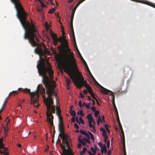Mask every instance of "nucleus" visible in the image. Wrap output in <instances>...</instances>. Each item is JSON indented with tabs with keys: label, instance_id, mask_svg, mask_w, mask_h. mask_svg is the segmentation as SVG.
<instances>
[{
	"label": "nucleus",
	"instance_id": "obj_1",
	"mask_svg": "<svg viewBox=\"0 0 155 155\" xmlns=\"http://www.w3.org/2000/svg\"><path fill=\"white\" fill-rule=\"evenodd\" d=\"M12 2L14 5L17 12V16L19 19L21 25L25 30L24 38L25 39H28L29 43L32 46H37L35 49V53L39 55L40 60L38 61L37 66L38 72L42 71L45 68V62L46 61V56L44 59L41 57L44 55V52L42 48L41 44L38 45L35 40V38L38 42L40 41L38 38L40 36L37 31L35 25L33 23L31 24L27 19V14L25 12L21 4L19 2V0H11Z\"/></svg>",
	"mask_w": 155,
	"mask_h": 155
},
{
	"label": "nucleus",
	"instance_id": "obj_2",
	"mask_svg": "<svg viewBox=\"0 0 155 155\" xmlns=\"http://www.w3.org/2000/svg\"><path fill=\"white\" fill-rule=\"evenodd\" d=\"M73 54V53H71L70 55L71 61L70 65H69L66 62H64L62 65V67L64 69V71L70 75L71 78L72 80H74V83L78 88L80 89L83 86H84L88 92L91 94L93 93L92 88L87 84L86 81L84 80L82 74L78 70L75 60Z\"/></svg>",
	"mask_w": 155,
	"mask_h": 155
},
{
	"label": "nucleus",
	"instance_id": "obj_3",
	"mask_svg": "<svg viewBox=\"0 0 155 155\" xmlns=\"http://www.w3.org/2000/svg\"><path fill=\"white\" fill-rule=\"evenodd\" d=\"M62 36L58 38L57 35L54 33L52 31L50 33V35L53 41L54 44L56 45L58 43V42L61 43L60 45V49L63 51H66L69 52L68 55V60L71 64V61L70 58V54L71 53H73V55L74 56V53L73 52H71V49L69 48L68 43L67 40L66 39V36L64 35L65 34L64 31V28L62 26Z\"/></svg>",
	"mask_w": 155,
	"mask_h": 155
},
{
	"label": "nucleus",
	"instance_id": "obj_4",
	"mask_svg": "<svg viewBox=\"0 0 155 155\" xmlns=\"http://www.w3.org/2000/svg\"><path fill=\"white\" fill-rule=\"evenodd\" d=\"M46 62L47 67L45 65L46 68L45 70L42 72L39 71L38 73L39 75L42 77V83L46 88H54L50 81H52L54 77V72L48 61L46 60Z\"/></svg>",
	"mask_w": 155,
	"mask_h": 155
},
{
	"label": "nucleus",
	"instance_id": "obj_5",
	"mask_svg": "<svg viewBox=\"0 0 155 155\" xmlns=\"http://www.w3.org/2000/svg\"><path fill=\"white\" fill-rule=\"evenodd\" d=\"M46 89V94L48 95L47 98H46L44 95L43 97L45 104L47 107L46 116L47 117V115H49V117L52 118V116H53L52 114L54 113L55 111V107L52 105L54 102L52 97L53 95H54L56 97L57 94L55 93L54 88Z\"/></svg>",
	"mask_w": 155,
	"mask_h": 155
},
{
	"label": "nucleus",
	"instance_id": "obj_6",
	"mask_svg": "<svg viewBox=\"0 0 155 155\" xmlns=\"http://www.w3.org/2000/svg\"><path fill=\"white\" fill-rule=\"evenodd\" d=\"M18 90L24 93H29L31 97V104H33L35 107H38L39 106V105L38 103L39 94L37 92H30V90L27 88H19L18 89Z\"/></svg>",
	"mask_w": 155,
	"mask_h": 155
},
{
	"label": "nucleus",
	"instance_id": "obj_7",
	"mask_svg": "<svg viewBox=\"0 0 155 155\" xmlns=\"http://www.w3.org/2000/svg\"><path fill=\"white\" fill-rule=\"evenodd\" d=\"M3 138L0 139V155H9V153L6 151L8 150V149L4 147L2 143Z\"/></svg>",
	"mask_w": 155,
	"mask_h": 155
},
{
	"label": "nucleus",
	"instance_id": "obj_8",
	"mask_svg": "<svg viewBox=\"0 0 155 155\" xmlns=\"http://www.w3.org/2000/svg\"><path fill=\"white\" fill-rule=\"evenodd\" d=\"M59 136H61L62 140L63 143H65L66 147H68L69 145V143L68 142V138L69 137L67 134H59Z\"/></svg>",
	"mask_w": 155,
	"mask_h": 155
},
{
	"label": "nucleus",
	"instance_id": "obj_9",
	"mask_svg": "<svg viewBox=\"0 0 155 155\" xmlns=\"http://www.w3.org/2000/svg\"><path fill=\"white\" fill-rule=\"evenodd\" d=\"M99 87L101 88L100 90V91L103 94H107L110 93V94H112L113 93V92H112L111 91L101 86V85H100Z\"/></svg>",
	"mask_w": 155,
	"mask_h": 155
},
{
	"label": "nucleus",
	"instance_id": "obj_10",
	"mask_svg": "<svg viewBox=\"0 0 155 155\" xmlns=\"http://www.w3.org/2000/svg\"><path fill=\"white\" fill-rule=\"evenodd\" d=\"M75 11L73 10L72 11V12L71 13V19H70V27L71 28V33L74 34V30L73 28V19L74 17V13Z\"/></svg>",
	"mask_w": 155,
	"mask_h": 155
},
{
	"label": "nucleus",
	"instance_id": "obj_11",
	"mask_svg": "<svg viewBox=\"0 0 155 155\" xmlns=\"http://www.w3.org/2000/svg\"><path fill=\"white\" fill-rule=\"evenodd\" d=\"M133 1H135L138 2H140L145 4H146L150 6H151L152 7L155 8V4H153L149 2L146 1H142L140 0H132Z\"/></svg>",
	"mask_w": 155,
	"mask_h": 155
},
{
	"label": "nucleus",
	"instance_id": "obj_12",
	"mask_svg": "<svg viewBox=\"0 0 155 155\" xmlns=\"http://www.w3.org/2000/svg\"><path fill=\"white\" fill-rule=\"evenodd\" d=\"M37 90L38 91L40 92L42 94L44 95L45 93V89L42 85L40 84H39L38 86Z\"/></svg>",
	"mask_w": 155,
	"mask_h": 155
},
{
	"label": "nucleus",
	"instance_id": "obj_13",
	"mask_svg": "<svg viewBox=\"0 0 155 155\" xmlns=\"http://www.w3.org/2000/svg\"><path fill=\"white\" fill-rule=\"evenodd\" d=\"M49 115H47V119L51 127H52L54 125L53 124V116H52V118L49 117Z\"/></svg>",
	"mask_w": 155,
	"mask_h": 155
},
{
	"label": "nucleus",
	"instance_id": "obj_14",
	"mask_svg": "<svg viewBox=\"0 0 155 155\" xmlns=\"http://www.w3.org/2000/svg\"><path fill=\"white\" fill-rule=\"evenodd\" d=\"M71 34L72 35L73 37V39H74V44L75 48H76L78 53H80V51L78 48L77 46V45L76 43V40H75V36L74 34H74H73L71 33Z\"/></svg>",
	"mask_w": 155,
	"mask_h": 155
},
{
	"label": "nucleus",
	"instance_id": "obj_15",
	"mask_svg": "<svg viewBox=\"0 0 155 155\" xmlns=\"http://www.w3.org/2000/svg\"><path fill=\"white\" fill-rule=\"evenodd\" d=\"M79 132L81 134L86 136L89 140L90 139L89 135L87 132L82 130H80Z\"/></svg>",
	"mask_w": 155,
	"mask_h": 155
},
{
	"label": "nucleus",
	"instance_id": "obj_16",
	"mask_svg": "<svg viewBox=\"0 0 155 155\" xmlns=\"http://www.w3.org/2000/svg\"><path fill=\"white\" fill-rule=\"evenodd\" d=\"M59 130L60 133L59 134H64V126H59Z\"/></svg>",
	"mask_w": 155,
	"mask_h": 155
},
{
	"label": "nucleus",
	"instance_id": "obj_17",
	"mask_svg": "<svg viewBox=\"0 0 155 155\" xmlns=\"http://www.w3.org/2000/svg\"><path fill=\"white\" fill-rule=\"evenodd\" d=\"M121 135H120L121 141L125 140L124 133L123 130H121Z\"/></svg>",
	"mask_w": 155,
	"mask_h": 155
},
{
	"label": "nucleus",
	"instance_id": "obj_18",
	"mask_svg": "<svg viewBox=\"0 0 155 155\" xmlns=\"http://www.w3.org/2000/svg\"><path fill=\"white\" fill-rule=\"evenodd\" d=\"M91 76L92 79V80L94 81L95 83V84H97V85H98V86L100 85V84H99L98 82L96 81V80H95L94 77H93V75H92V74H91Z\"/></svg>",
	"mask_w": 155,
	"mask_h": 155
},
{
	"label": "nucleus",
	"instance_id": "obj_19",
	"mask_svg": "<svg viewBox=\"0 0 155 155\" xmlns=\"http://www.w3.org/2000/svg\"><path fill=\"white\" fill-rule=\"evenodd\" d=\"M66 84L69 87L71 83V81L70 79L68 78H66Z\"/></svg>",
	"mask_w": 155,
	"mask_h": 155
},
{
	"label": "nucleus",
	"instance_id": "obj_20",
	"mask_svg": "<svg viewBox=\"0 0 155 155\" xmlns=\"http://www.w3.org/2000/svg\"><path fill=\"white\" fill-rule=\"evenodd\" d=\"M78 140L79 142L81 143L83 146H85L86 145L85 142L82 141V140L81 139V138H79L78 139Z\"/></svg>",
	"mask_w": 155,
	"mask_h": 155
},
{
	"label": "nucleus",
	"instance_id": "obj_21",
	"mask_svg": "<svg viewBox=\"0 0 155 155\" xmlns=\"http://www.w3.org/2000/svg\"><path fill=\"white\" fill-rule=\"evenodd\" d=\"M69 113L71 116L74 117L76 116V112L74 110H71L70 111H69Z\"/></svg>",
	"mask_w": 155,
	"mask_h": 155
},
{
	"label": "nucleus",
	"instance_id": "obj_22",
	"mask_svg": "<svg viewBox=\"0 0 155 155\" xmlns=\"http://www.w3.org/2000/svg\"><path fill=\"white\" fill-rule=\"evenodd\" d=\"M37 1H39L40 4H41V6L43 8H44V7H46V5H45L43 2V1H42V0H37ZM35 1H36V0H35Z\"/></svg>",
	"mask_w": 155,
	"mask_h": 155
},
{
	"label": "nucleus",
	"instance_id": "obj_23",
	"mask_svg": "<svg viewBox=\"0 0 155 155\" xmlns=\"http://www.w3.org/2000/svg\"><path fill=\"white\" fill-rule=\"evenodd\" d=\"M56 114L58 115H61V110L59 109L58 107H56Z\"/></svg>",
	"mask_w": 155,
	"mask_h": 155
},
{
	"label": "nucleus",
	"instance_id": "obj_24",
	"mask_svg": "<svg viewBox=\"0 0 155 155\" xmlns=\"http://www.w3.org/2000/svg\"><path fill=\"white\" fill-rule=\"evenodd\" d=\"M77 114L81 116H84V114L82 110H80L78 111L77 113Z\"/></svg>",
	"mask_w": 155,
	"mask_h": 155
},
{
	"label": "nucleus",
	"instance_id": "obj_25",
	"mask_svg": "<svg viewBox=\"0 0 155 155\" xmlns=\"http://www.w3.org/2000/svg\"><path fill=\"white\" fill-rule=\"evenodd\" d=\"M18 93L17 91H13L12 92H11L9 94V96H10L13 94H17Z\"/></svg>",
	"mask_w": 155,
	"mask_h": 155
},
{
	"label": "nucleus",
	"instance_id": "obj_26",
	"mask_svg": "<svg viewBox=\"0 0 155 155\" xmlns=\"http://www.w3.org/2000/svg\"><path fill=\"white\" fill-rule=\"evenodd\" d=\"M100 122L101 123H102V121L101 120V118L100 116H99V117L98 118V120H97V124L98 125H99L100 123Z\"/></svg>",
	"mask_w": 155,
	"mask_h": 155
},
{
	"label": "nucleus",
	"instance_id": "obj_27",
	"mask_svg": "<svg viewBox=\"0 0 155 155\" xmlns=\"http://www.w3.org/2000/svg\"><path fill=\"white\" fill-rule=\"evenodd\" d=\"M99 114V112L98 110H96L94 112V115L95 117H98Z\"/></svg>",
	"mask_w": 155,
	"mask_h": 155
},
{
	"label": "nucleus",
	"instance_id": "obj_28",
	"mask_svg": "<svg viewBox=\"0 0 155 155\" xmlns=\"http://www.w3.org/2000/svg\"><path fill=\"white\" fill-rule=\"evenodd\" d=\"M79 122H80V124L81 123L82 124H85L84 121V120L82 119V118L81 117H80L79 118Z\"/></svg>",
	"mask_w": 155,
	"mask_h": 155
},
{
	"label": "nucleus",
	"instance_id": "obj_29",
	"mask_svg": "<svg viewBox=\"0 0 155 155\" xmlns=\"http://www.w3.org/2000/svg\"><path fill=\"white\" fill-rule=\"evenodd\" d=\"M55 8H51L48 12V13L49 14H52L54 12L55 10Z\"/></svg>",
	"mask_w": 155,
	"mask_h": 155
},
{
	"label": "nucleus",
	"instance_id": "obj_30",
	"mask_svg": "<svg viewBox=\"0 0 155 155\" xmlns=\"http://www.w3.org/2000/svg\"><path fill=\"white\" fill-rule=\"evenodd\" d=\"M89 126L90 128H93L94 129V130L92 131L93 132L95 131V127L94 126L92 125L91 123H89Z\"/></svg>",
	"mask_w": 155,
	"mask_h": 155
},
{
	"label": "nucleus",
	"instance_id": "obj_31",
	"mask_svg": "<svg viewBox=\"0 0 155 155\" xmlns=\"http://www.w3.org/2000/svg\"><path fill=\"white\" fill-rule=\"evenodd\" d=\"M87 148L86 147H84L83 148L82 150L81 151H80V153H84L87 150Z\"/></svg>",
	"mask_w": 155,
	"mask_h": 155
},
{
	"label": "nucleus",
	"instance_id": "obj_32",
	"mask_svg": "<svg viewBox=\"0 0 155 155\" xmlns=\"http://www.w3.org/2000/svg\"><path fill=\"white\" fill-rule=\"evenodd\" d=\"M86 117L88 120L91 118H93L92 117V115L91 114H88L86 116Z\"/></svg>",
	"mask_w": 155,
	"mask_h": 155
},
{
	"label": "nucleus",
	"instance_id": "obj_33",
	"mask_svg": "<svg viewBox=\"0 0 155 155\" xmlns=\"http://www.w3.org/2000/svg\"><path fill=\"white\" fill-rule=\"evenodd\" d=\"M111 95H112L111 98L112 100V103L115 102V96L113 94V93Z\"/></svg>",
	"mask_w": 155,
	"mask_h": 155
},
{
	"label": "nucleus",
	"instance_id": "obj_34",
	"mask_svg": "<svg viewBox=\"0 0 155 155\" xmlns=\"http://www.w3.org/2000/svg\"><path fill=\"white\" fill-rule=\"evenodd\" d=\"M122 142L123 147V150H126L125 148V140H124L121 141Z\"/></svg>",
	"mask_w": 155,
	"mask_h": 155
},
{
	"label": "nucleus",
	"instance_id": "obj_35",
	"mask_svg": "<svg viewBox=\"0 0 155 155\" xmlns=\"http://www.w3.org/2000/svg\"><path fill=\"white\" fill-rule=\"evenodd\" d=\"M91 150L93 153H94L95 154L96 153V150L93 147H91Z\"/></svg>",
	"mask_w": 155,
	"mask_h": 155
},
{
	"label": "nucleus",
	"instance_id": "obj_36",
	"mask_svg": "<svg viewBox=\"0 0 155 155\" xmlns=\"http://www.w3.org/2000/svg\"><path fill=\"white\" fill-rule=\"evenodd\" d=\"M57 18H59V20L58 21L60 22V24L61 25V27L62 26V23L61 22V20H60L61 18L60 17L59 15H57Z\"/></svg>",
	"mask_w": 155,
	"mask_h": 155
},
{
	"label": "nucleus",
	"instance_id": "obj_37",
	"mask_svg": "<svg viewBox=\"0 0 155 155\" xmlns=\"http://www.w3.org/2000/svg\"><path fill=\"white\" fill-rule=\"evenodd\" d=\"M59 126H64L63 124V121H59Z\"/></svg>",
	"mask_w": 155,
	"mask_h": 155
},
{
	"label": "nucleus",
	"instance_id": "obj_38",
	"mask_svg": "<svg viewBox=\"0 0 155 155\" xmlns=\"http://www.w3.org/2000/svg\"><path fill=\"white\" fill-rule=\"evenodd\" d=\"M102 135L104 137H105L107 136L106 135V132L105 130H103V132H102Z\"/></svg>",
	"mask_w": 155,
	"mask_h": 155
},
{
	"label": "nucleus",
	"instance_id": "obj_39",
	"mask_svg": "<svg viewBox=\"0 0 155 155\" xmlns=\"http://www.w3.org/2000/svg\"><path fill=\"white\" fill-rule=\"evenodd\" d=\"M90 94L92 97H93L94 99H95V100H96L97 99L95 97L94 95V94L93 92L91 93Z\"/></svg>",
	"mask_w": 155,
	"mask_h": 155
},
{
	"label": "nucleus",
	"instance_id": "obj_40",
	"mask_svg": "<svg viewBox=\"0 0 155 155\" xmlns=\"http://www.w3.org/2000/svg\"><path fill=\"white\" fill-rule=\"evenodd\" d=\"M74 127L77 129H78L79 128L78 125L76 123L74 124Z\"/></svg>",
	"mask_w": 155,
	"mask_h": 155
},
{
	"label": "nucleus",
	"instance_id": "obj_41",
	"mask_svg": "<svg viewBox=\"0 0 155 155\" xmlns=\"http://www.w3.org/2000/svg\"><path fill=\"white\" fill-rule=\"evenodd\" d=\"M58 116L59 119V121H63V118L62 116H61V115H58Z\"/></svg>",
	"mask_w": 155,
	"mask_h": 155
},
{
	"label": "nucleus",
	"instance_id": "obj_42",
	"mask_svg": "<svg viewBox=\"0 0 155 155\" xmlns=\"http://www.w3.org/2000/svg\"><path fill=\"white\" fill-rule=\"evenodd\" d=\"M116 117H117V120L118 122V123H120V119L119 118V115H117V116H116Z\"/></svg>",
	"mask_w": 155,
	"mask_h": 155
},
{
	"label": "nucleus",
	"instance_id": "obj_43",
	"mask_svg": "<svg viewBox=\"0 0 155 155\" xmlns=\"http://www.w3.org/2000/svg\"><path fill=\"white\" fill-rule=\"evenodd\" d=\"M98 146L100 147L101 148H102V143L101 142H99L98 143Z\"/></svg>",
	"mask_w": 155,
	"mask_h": 155
},
{
	"label": "nucleus",
	"instance_id": "obj_44",
	"mask_svg": "<svg viewBox=\"0 0 155 155\" xmlns=\"http://www.w3.org/2000/svg\"><path fill=\"white\" fill-rule=\"evenodd\" d=\"M102 149H103V150H106L107 147L105 145H103V147H102Z\"/></svg>",
	"mask_w": 155,
	"mask_h": 155
},
{
	"label": "nucleus",
	"instance_id": "obj_45",
	"mask_svg": "<svg viewBox=\"0 0 155 155\" xmlns=\"http://www.w3.org/2000/svg\"><path fill=\"white\" fill-rule=\"evenodd\" d=\"M88 123H91L93 121V118H92L88 119Z\"/></svg>",
	"mask_w": 155,
	"mask_h": 155
},
{
	"label": "nucleus",
	"instance_id": "obj_46",
	"mask_svg": "<svg viewBox=\"0 0 155 155\" xmlns=\"http://www.w3.org/2000/svg\"><path fill=\"white\" fill-rule=\"evenodd\" d=\"M78 105L79 106L81 107H82V102L81 101H80L78 102Z\"/></svg>",
	"mask_w": 155,
	"mask_h": 155
},
{
	"label": "nucleus",
	"instance_id": "obj_47",
	"mask_svg": "<svg viewBox=\"0 0 155 155\" xmlns=\"http://www.w3.org/2000/svg\"><path fill=\"white\" fill-rule=\"evenodd\" d=\"M81 60L82 61V62L83 63V64H84V65H86L87 64L86 61H85V60H84V58H82V59H81Z\"/></svg>",
	"mask_w": 155,
	"mask_h": 155
},
{
	"label": "nucleus",
	"instance_id": "obj_48",
	"mask_svg": "<svg viewBox=\"0 0 155 155\" xmlns=\"http://www.w3.org/2000/svg\"><path fill=\"white\" fill-rule=\"evenodd\" d=\"M75 119H76V121L78 123V124H80V122H79V120L78 118V117H76Z\"/></svg>",
	"mask_w": 155,
	"mask_h": 155
},
{
	"label": "nucleus",
	"instance_id": "obj_49",
	"mask_svg": "<svg viewBox=\"0 0 155 155\" xmlns=\"http://www.w3.org/2000/svg\"><path fill=\"white\" fill-rule=\"evenodd\" d=\"M79 6V5H78L77 4L75 5V6L74 7V8L73 9V10L76 11V9L78 8V7Z\"/></svg>",
	"mask_w": 155,
	"mask_h": 155
},
{
	"label": "nucleus",
	"instance_id": "obj_50",
	"mask_svg": "<svg viewBox=\"0 0 155 155\" xmlns=\"http://www.w3.org/2000/svg\"><path fill=\"white\" fill-rule=\"evenodd\" d=\"M80 97H81L82 98H83L84 97V96L83 95V94L81 93L79 94Z\"/></svg>",
	"mask_w": 155,
	"mask_h": 155
},
{
	"label": "nucleus",
	"instance_id": "obj_51",
	"mask_svg": "<svg viewBox=\"0 0 155 155\" xmlns=\"http://www.w3.org/2000/svg\"><path fill=\"white\" fill-rule=\"evenodd\" d=\"M85 106L88 109H89L90 108V104L89 103L87 104H86V105H85Z\"/></svg>",
	"mask_w": 155,
	"mask_h": 155
},
{
	"label": "nucleus",
	"instance_id": "obj_52",
	"mask_svg": "<svg viewBox=\"0 0 155 155\" xmlns=\"http://www.w3.org/2000/svg\"><path fill=\"white\" fill-rule=\"evenodd\" d=\"M118 125L120 127V129L121 130H123V129L122 127V126L121 125V124L120 123H118Z\"/></svg>",
	"mask_w": 155,
	"mask_h": 155
},
{
	"label": "nucleus",
	"instance_id": "obj_53",
	"mask_svg": "<svg viewBox=\"0 0 155 155\" xmlns=\"http://www.w3.org/2000/svg\"><path fill=\"white\" fill-rule=\"evenodd\" d=\"M90 136L91 137L92 140H93L94 141V136L93 134H92L91 135H90Z\"/></svg>",
	"mask_w": 155,
	"mask_h": 155
},
{
	"label": "nucleus",
	"instance_id": "obj_54",
	"mask_svg": "<svg viewBox=\"0 0 155 155\" xmlns=\"http://www.w3.org/2000/svg\"><path fill=\"white\" fill-rule=\"evenodd\" d=\"M91 109L92 110L94 111V112H95V111H96V108L95 107H91Z\"/></svg>",
	"mask_w": 155,
	"mask_h": 155
},
{
	"label": "nucleus",
	"instance_id": "obj_55",
	"mask_svg": "<svg viewBox=\"0 0 155 155\" xmlns=\"http://www.w3.org/2000/svg\"><path fill=\"white\" fill-rule=\"evenodd\" d=\"M114 110H115L116 116H117V115H119L117 109L116 108L115 109H114Z\"/></svg>",
	"mask_w": 155,
	"mask_h": 155
},
{
	"label": "nucleus",
	"instance_id": "obj_56",
	"mask_svg": "<svg viewBox=\"0 0 155 155\" xmlns=\"http://www.w3.org/2000/svg\"><path fill=\"white\" fill-rule=\"evenodd\" d=\"M110 145V141L109 140H108L107 142V146L108 148H109Z\"/></svg>",
	"mask_w": 155,
	"mask_h": 155
},
{
	"label": "nucleus",
	"instance_id": "obj_57",
	"mask_svg": "<svg viewBox=\"0 0 155 155\" xmlns=\"http://www.w3.org/2000/svg\"><path fill=\"white\" fill-rule=\"evenodd\" d=\"M71 121L72 122H74L75 121V119L74 118V117H73L71 118Z\"/></svg>",
	"mask_w": 155,
	"mask_h": 155
},
{
	"label": "nucleus",
	"instance_id": "obj_58",
	"mask_svg": "<svg viewBox=\"0 0 155 155\" xmlns=\"http://www.w3.org/2000/svg\"><path fill=\"white\" fill-rule=\"evenodd\" d=\"M107 136H106L104 137V141L105 142H107Z\"/></svg>",
	"mask_w": 155,
	"mask_h": 155
},
{
	"label": "nucleus",
	"instance_id": "obj_59",
	"mask_svg": "<svg viewBox=\"0 0 155 155\" xmlns=\"http://www.w3.org/2000/svg\"><path fill=\"white\" fill-rule=\"evenodd\" d=\"M108 125L107 124H105V127L106 130H108Z\"/></svg>",
	"mask_w": 155,
	"mask_h": 155
},
{
	"label": "nucleus",
	"instance_id": "obj_60",
	"mask_svg": "<svg viewBox=\"0 0 155 155\" xmlns=\"http://www.w3.org/2000/svg\"><path fill=\"white\" fill-rule=\"evenodd\" d=\"M112 104H113V106L114 107V109L117 108L116 107V106L115 104V102L113 103Z\"/></svg>",
	"mask_w": 155,
	"mask_h": 155
},
{
	"label": "nucleus",
	"instance_id": "obj_61",
	"mask_svg": "<svg viewBox=\"0 0 155 155\" xmlns=\"http://www.w3.org/2000/svg\"><path fill=\"white\" fill-rule=\"evenodd\" d=\"M85 141L87 143L89 144H90L91 143L90 140L87 139H86V140Z\"/></svg>",
	"mask_w": 155,
	"mask_h": 155
},
{
	"label": "nucleus",
	"instance_id": "obj_62",
	"mask_svg": "<svg viewBox=\"0 0 155 155\" xmlns=\"http://www.w3.org/2000/svg\"><path fill=\"white\" fill-rule=\"evenodd\" d=\"M83 92L85 94H86L87 93V91L85 89L83 91Z\"/></svg>",
	"mask_w": 155,
	"mask_h": 155
},
{
	"label": "nucleus",
	"instance_id": "obj_63",
	"mask_svg": "<svg viewBox=\"0 0 155 155\" xmlns=\"http://www.w3.org/2000/svg\"><path fill=\"white\" fill-rule=\"evenodd\" d=\"M111 151L110 150H109L108 151V152H107V155H110V154H111Z\"/></svg>",
	"mask_w": 155,
	"mask_h": 155
},
{
	"label": "nucleus",
	"instance_id": "obj_64",
	"mask_svg": "<svg viewBox=\"0 0 155 155\" xmlns=\"http://www.w3.org/2000/svg\"><path fill=\"white\" fill-rule=\"evenodd\" d=\"M64 155H74L73 154H71L68 153L67 152H65L64 154Z\"/></svg>",
	"mask_w": 155,
	"mask_h": 155
}]
</instances>
